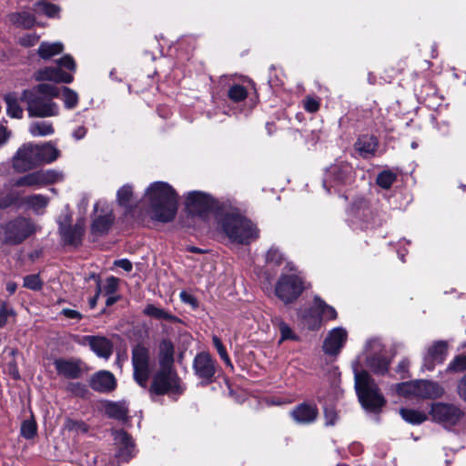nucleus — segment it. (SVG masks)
Instances as JSON below:
<instances>
[{
  "mask_svg": "<svg viewBox=\"0 0 466 466\" xmlns=\"http://www.w3.org/2000/svg\"><path fill=\"white\" fill-rule=\"evenodd\" d=\"M266 260L268 263L280 265L283 261V255L278 248H271L267 253Z\"/></svg>",
  "mask_w": 466,
  "mask_h": 466,
  "instance_id": "55",
  "label": "nucleus"
},
{
  "mask_svg": "<svg viewBox=\"0 0 466 466\" xmlns=\"http://www.w3.org/2000/svg\"><path fill=\"white\" fill-rule=\"evenodd\" d=\"M19 100L21 96L19 97L15 93H8L5 96L7 115L11 117L18 119L23 117L24 111L19 105Z\"/></svg>",
  "mask_w": 466,
  "mask_h": 466,
  "instance_id": "29",
  "label": "nucleus"
},
{
  "mask_svg": "<svg viewBox=\"0 0 466 466\" xmlns=\"http://www.w3.org/2000/svg\"><path fill=\"white\" fill-rule=\"evenodd\" d=\"M144 313L149 317L157 319H165L170 322H177L178 321V319L172 315L171 313L164 310L163 309L157 308L152 304L147 305L145 309Z\"/></svg>",
  "mask_w": 466,
  "mask_h": 466,
  "instance_id": "38",
  "label": "nucleus"
},
{
  "mask_svg": "<svg viewBox=\"0 0 466 466\" xmlns=\"http://www.w3.org/2000/svg\"><path fill=\"white\" fill-rule=\"evenodd\" d=\"M14 315L13 308L6 301L0 299V328L5 327L7 323V319Z\"/></svg>",
  "mask_w": 466,
  "mask_h": 466,
  "instance_id": "51",
  "label": "nucleus"
},
{
  "mask_svg": "<svg viewBox=\"0 0 466 466\" xmlns=\"http://www.w3.org/2000/svg\"><path fill=\"white\" fill-rule=\"evenodd\" d=\"M118 287V279L115 277H109L106 279V285L103 288V291L106 295L114 294Z\"/></svg>",
  "mask_w": 466,
  "mask_h": 466,
  "instance_id": "57",
  "label": "nucleus"
},
{
  "mask_svg": "<svg viewBox=\"0 0 466 466\" xmlns=\"http://www.w3.org/2000/svg\"><path fill=\"white\" fill-rule=\"evenodd\" d=\"M35 150L37 157L39 158V165L52 163L56 161L60 155L59 150L51 143L35 145Z\"/></svg>",
  "mask_w": 466,
  "mask_h": 466,
  "instance_id": "27",
  "label": "nucleus"
},
{
  "mask_svg": "<svg viewBox=\"0 0 466 466\" xmlns=\"http://www.w3.org/2000/svg\"><path fill=\"white\" fill-rule=\"evenodd\" d=\"M272 323L280 331V334H281L280 342L283 340H286V339H296L290 327L286 322H284L282 320V319H280L279 317H275L272 319Z\"/></svg>",
  "mask_w": 466,
  "mask_h": 466,
  "instance_id": "44",
  "label": "nucleus"
},
{
  "mask_svg": "<svg viewBox=\"0 0 466 466\" xmlns=\"http://www.w3.org/2000/svg\"><path fill=\"white\" fill-rule=\"evenodd\" d=\"M28 131L33 137H46L54 134L55 129L51 122L42 120L31 123Z\"/></svg>",
  "mask_w": 466,
  "mask_h": 466,
  "instance_id": "33",
  "label": "nucleus"
},
{
  "mask_svg": "<svg viewBox=\"0 0 466 466\" xmlns=\"http://www.w3.org/2000/svg\"><path fill=\"white\" fill-rule=\"evenodd\" d=\"M325 424L333 425L338 418L336 410H324Z\"/></svg>",
  "mask_w": 466,
  "mask_h": 466,
  "instance_id": "62",
  "label": "nucleus"
},
{
  "mask_svg": "<svg viewBox=\"0 0 466 466\" xmlns=\"http://www.w3.org/2000/svg\"><path fill=\"white\" fill-rule=\"evenodd\" d=\"M116 199L120 206L132 210L134 204L133 189L130 185H125L117 190Z\"/></svg>",
  "mask_w": 466,
  "mask_h": 466,
  "instance_id": "35",
  "label": "nucleus"
},
{
  "mask_svg": "<svg viewBox=\"0 0 466 466\" xmlns=\"http://www.w3.org/2000/svg\"><path fill=\"white\" fill-rule=\"evenodd\" d=\"M458 392L461 398L466 400V375L459 381Z\"/></svg>",
  "mask_w": 466,
  "mask_h": 466,
  "instance_id": "64",
  "label": "nucleus"
},
{
  "mask_svg": "<svg viewBox=\"0 0 466 466\" xmlns=\"http://www.w3.org/2000/svg\"><path fill=\"white\" fill-rule=\"evenodd\" d=\"M3 242L8 245H18L35 231L31 219L17 217L2 226Z\"/></svg>",
  "mask_w": 466,
  "mask_h": 466,
  "instance_id": "6",
  "label": "nucleus"
},
{
  "mask_svg": "<svg viewBox=\"0 0 466 466\" xmlns=\"http://www.w3.org/2000/svg\"><path fill=\"white\" fill-rule=\"evenodd\" d=\"M401 418L410 424H420L428 419L423 410H399Z\"/></svg>",
  "mask_w": 466,
  "mask_h": 466,
  "instance_id": "36",
  "label": "nucleus"
},
{
  "mask_svg": "<svg viewBox=\"0 0 466 466\" xmlns=\"http://www.w3.org/2000/svg\"><path fill=\"white\" fill-rule=\"evenodd\" d=\"M174 347L171 341L163 340L159 346V362L160 367L172 368L174 361Z\"/></svg>",
  "mask_w": 466,
  "mask_h": 466,
  "instance_id": "30",
  "label": "nucleus"
},
{
  "mask_svg": "<svg viewBox=\"0 0 466 466\" xmlns=\"http://www.w3.org/2000/svg\"><path fill=\"white\" fill-rule=\"evenodd\" d=\"M35 145H23L13 158V167L18 172H25L39 166Z\"/></svg>",
  "mask_w": 466,
  "mask_h": 466,
  "instance_id": "12",
  "label": "nucleus"
},
{
  "mask_svg": "<svg viewBox=\"0 0 466 466\" xmlns=\"http://www.w3.org/2000/svg\"><path fill=\"white\" fill-rule=\"evenodd\" d=\"M221 228L231 241L239 244H248L259 235V230L251 220L234 212L225 214Z\"/></svg>",
  "mask_w": 466,
  "mask_h": 466,
  "instance_id": "2",
  "label": "nucleus"
},
{
  "mask_svg": "<svg viewBox=\"0 0 466 466\" xmlns=\"http://www.w3.org/2000/svg\"><path fill=\"white\" fill-rule=\"evenodd\" d=\"M18 351L15 348L7 347L3 350L1 359L3 370L9 374L14 380L20 379V373L16 363V356Z\"/></svg>",
  "mask_w": 466,
  "mask_h": 466,
  "instance_id": "23",
  "label": "nucleus"
},
{
  "mask_svg": "<svg viewBox=\"0 0 466 466\" xmlns=\"http://www.w3.org/2000/svg\"><path fill=\"white\" fill-rule=\"evenodd\" d=\"M381 347L382 345L378 339H370L366 344V350L374 354L368 359V365L373 372L378 374L387 372L390 365L386 358L378 355L381 351Z\"/></svg>",
  "mask_w": 466,
  "mask_h": 466,
  "instance_id": "14",
  "label": "nucleus"
},
{
  "mask_svg": "<svg viewBox=\"0 0 466 466\" xmlns=\"http://www.w3.org/2000/svg\"><path fill=\"white\" fill-rule=\"evenodd\" d=\"M193 373L201 386H208L216 380L218 363L206 351L198 353L192 363Z\"/></svg>",
  "mask_w": 466,
  "mask_h": 466,
  "instance_id": "8",
  "label": "nucleus"
},
{
  "mask_svg": "<svg viewBox=\"0 0 466 466\" xmlns=\"http://www.w3.org/2000/svg\"><path fill=\"white\" fill-rule=\"evenodd\" d=\"M35 11L38 14H44L48 17H56L59 13L60 8L46 0H41L35 4Z\"/></svg>",
  "mask_w": 466,
  "mask_h": 466,
  "instance_id": "40",
  "label": "nucleus"
},
{
  "mask_svg": "<svg viewBox=\"0 0 466 466\" xmlns=\"http://www.w3.org/2000/svg\"><path fill=\"white\" fill-rule=\"evenodd\" d=\"M318 410H292L290 416L298 423H310L317 418Z\"/></svg>",
  "mask_w": 466,
  "mask_h": 466,
  "instance_id": "39",
  "label": "nucleus"
},
{
  "mask_svg": "<svg viewBox=\"0 0 466 466\" xmlns=\"http://www.w3.org/2000/svg\"><path fill=\"white\" fill-rule=\"evenodd\" d=\"M186 206L191 212L201 214L212 208L214 201L212 198L206 193L192 191L187 196Z\"/></svg>",
  "mask_w": 466,
  "mask_h": 466,
  "instance_id": "16",
  "label": "nucleus"
},
{
  "mask_svg": "<svg viewBox=\"0 0 466 466\" xmlns=\"http://www.w3.org/2000/svg\"><path fill=\"white\" fill-rule=\"evenodd\" d=\"M418 398L436 399L443 395V388L437 382L428 380H417Z\"/></svg>",
  "mask_w": 466,
  "mask_h": 466,
  "instance_id": "25",
  "label": "nucleus"
},
{
  "mask_svg": "<svg viewBox=\"0 0 466 466\" xmlns=\"http://www.w3.org/2000/svg\"><path fill=\"white\" fill-rule=\"evenodd\" d=\"M304 108L309 113H315L319 108V100L313 96H307L304 100Z\"/></svg>",
  "mask_w": 466,
  "mask_h": 466,
  "instance_id": "58",
  "label": "nucleus"
},
{
  "mask_svg": "<svg viewBox=\"0 0 466 466\" xmlns=\"http://www.w3.org/2000/svg\"><path fill=\"white\" fill-rule=\"evenodd\" d=\"M33 88H35L43 96L50 100L60 96L59 88L51 84H39Z\"/></svg>",
  "mask_w": 466,
  "mask_h": 466,
  "instance_id": "43",
  "label": "nucleus"
},
{
  "mask_svg": "<svg viewBox=\"0 0 466 466\" xmlns=\"http://www.w3.org/2000/svg\"><path fill=\"white\" fill-rule=\"evenodd\" d=\"M63 101L65 107L67 109L75 108L78 104V95L73 89L64 86L62 88Z\"/></svg>",
  "mask_w": 466,
  "mask_h": 466,
  "instance_id": "45",
  "label": "nucleus"
},
{
  "mask_svg": "<svg viewBox=\"0 0 466 466\" xmlns=\"http://www.w3.org/2000/svg\"><path fill=\"white\" fill-rule=\"evenodd\" d=\"M57 64L59 66L66 67L71 71L76 70V63L73 59V57L69 55H66L60 59L57 60Z\"/></svg>",
  "mask_w": 466,
  "mask_h": 466,
  "instance_id": "60",
  "label": "nucleus"
},
{
  "mask_svg": "<svg viewBox=\"0 0 466 466\" xmlns=\"http://www.w3.org/2000/svg\"><path fill=\"white\" fill-rule=\"evenodd\" d=\"M22 197L16 192H10L5 197L0 198V208H5L12 205H16L19 208V200Z\"/></svg>",
  "mask_w": 466,
  "mask_h": 466,
  "instance_id": "52",
  "label": "nucleus"
},
{
  "mask_svg": "<svg viewBox=\"0 0 466 466\" xmlns=\"http://www.w3.org/2000/svg\"><path fill=\"white\" fill-rule=\"evenodd\" d=\"M91 278H93V279H95L96 284V294L93 298H91L89 299V306L91 309H94L96 306V302H97L99 294L102 291V289H101V285H100V283H101L100 278L97 275H96L95 273H92Z\"/></svg>",
  "mask_w": 466,
  "mask_h": 466,
  "instance_id": "59",
  "label": "nucleus"
},
{
  "mask_svg": "<svg viewBox=\"0 0 466 466\" xmlns=\"http://www.w3.org/2000/svg\"><path fill=\"white\" fill-rule=\"evenodd\" d=\"M60 314L66 319H76V321L83 319V315L79 311L71 309H63Z\"/></svg>",
  "mask_w": 466,
  "mask_h": 466,
  "instance_id": "61",
  "label": "nucleus"
},
{
  "mask_svg": "<svg viewBox=\"0 0 466 466\" xmlns=\"http://www.w3.org/2000/svg\"><path fill=\"white\" fill-rule=\"evenodd\" d=\"M36 81H53L56 83H71L73 76L64 72L60 67L47 66L35 73Z\"/></svg>",
  "mask_w": 466,
  "mask_h": 466,
  "instance_id": "20",
  "label": "nucleus"
},
{
  "mask_svg": "<svg viewBox=\"0 0 466 466\" xmlns=\"http://www.w3.org/2000/svg\"><path fill=\"white\" fill-rule=\"evenodd\" d=\"M285 268L290 273L280 275L276 283L275 294L285 304H289L301 295L305 287L303 279L295 273V268L291 263H288Z\"/></svg>",
  "mask_w": 466,
  "mask_h": 466,
  "instance_id": "5",
  "label": "nucleus"
},
{
  "mask_svg": "<svg viewBox=\"0 0 466 466\" xmlns=\"http://www.w3.org/2000/svg\"><path fill=\"white\" fill-rule=\"evenodd\" d=\"M354 377L355 389L363 408H382L386 404L378 385L367 371L355 370Z\"/></svg>",
  "mask_w": 466,
  "mask_h": 466,
  "instance_id": "3",
  "label": "nucleus"
},
{
  "mask_svg": "<svg viewBox=\"0 0 466 466\" xmlns=\"http://www.w3.org/2000/svg\"><path fill=\"white\" fill-rule=\"evenodd\" d=\"M64 46L60 42L56 43H48L43 42L38 47L37 54L38 56L45 59L48 60L54 56L59 55L63 52Z\"/></svg>",
  "mask_w": 466,
  "mask_h": 466,
  "instance_id": "31",
  "label": "nucleus"
},
{
  "mask_svg": "<svg viewBox=\"0 0 466 466\" xmlns=\"http://www.w3.org/2000/svg\"><path fill=\"white\" fill-rule=\"evenodd\" d=\"M212 341H213L215 348L218 350V355L220 356L222 360H224L225 364L227 366L230 367L231 369H233L232 362H231L229 356H228L225 347L223 346L220 339L217 336H213Z\"/></svg>",
  "mask_w": 466,
  "mask_h": 466,
  "instance_id": "50",
  "label": "nucleus"
},
{
  "mask_svg": "<svg viewBox=\"0 0 466 466\" xmlns=\"http://www.w3.org/2000/svg\"><path fill=\"white\" fill-rule=\"evenodd\" d=\"M429 414L434 422L446 429L456 425L464 416L461 410H431Z\"/></svg>",
  "mask_w": 466,
  "mask_h": 466,
  "instance_id": "19",
  "label": "nucleus"
},
{
  "mask_svg": "<svg viewBox=\"0 0 466 466\" xmlns=\"http://www.w3.org/2000/svg\"><path fill=\"white\" fill-rule=\"evenodd\" d=\"M24 286L27 289L37 290L41 288L42 282L38 275H29L25 277Z\"/></svg>",
  "mask_w": 466,
  "mask_h": 466,
  "instance_id": "56",
  "label": "nucleus"
},
{
  "mask_svg": "<svg viewBox=\"0 0 466 466\" xmlns=\"http://www.w3.org/2000/svg\"><path fill=\"white\" fill-rule=\"evenodd\" d=\"M314 306L318 312L326 319H335L337 318V311L331 306L327 305L319 298H316L314 300Z\"/></svg>",
  "mask_w": 466,
  "mask_h": 466,
  "instance_id": "42",
  "label": "nucleus"
},
{
  "mask_svg": "<svg viewBox=\"0 0 466 466\" xmlns=\"http://www.w3.org/2000/svg\"><path fill=\"white\" fill-rule=\"evenodd\" d=\"M447 355V342L438 341L434 343L429 350L424 358L423 368L431 370L436 363H442Z\"/></svg>",
  "mask_w": 466,
  "mask_h": 466,
  "instance_id": "22",
  "label": "nucleus"
},
{
  "mask_svg": "<svg viewBox=\"0 0 466 466\" xmlns=\"http://www.w3.org/2000/svg\"><path fill=\"white\" fill-rule=\"evenodd\" d=\"M150 390L156 394L167 393L178 396L184 392L185 386L182 385L172 368L160 367L153 379Z\"/></svg>",
  "mask_w": 466,
  "mask_h": 466,
  "instance_id": "7",
  "label": "nucleus"
},
{
  "mask_svg": "<svg viewBox=\"0 0 466 466\" xmlns=\"http://www.w3.org/2000/svg\"><path fill=\"white\" fill-rule=\"evenodd\" d=\"M9 18L14 25L23 28H31L35 22V16L26 11L13 13Z\"/></svg>",
  "mask_w": 466,
  "mask_h": 466,
  "instance_id": "34",
  "label": "nucleus"
},
{
  "mask_svg": "<svg viewBox=\"0 0 466 466\" xmlns=\"http://www.w3.org/2000/svg\"><path fill=\"white\" fill-rule=\"evenodd\" d=\"M410 362L408 360H402L400 361L397 367V372L402 375V378L408 376Z\"/></svg>",
  "mask_w": 466,
  "mask_h": 466,
  "instance_id": "63",
  "label": "nucleus"
},
{
  "mask_svg": "<svg viewBox=\"0 0 466 466\" xmlns=\"http://www.w3.org/2000/svg\"><path fill=\"white\" fill-rule=\"evenodd\" d=\"M69 218H66L65 222L59 223V233L66 245L78 247L82 244V238L85 233V221L79 219L74 226L69 224Z\"/></svg>",
  "mask_w": 466,
  "mask_h": 466,
  "instance_id": "13",
  "label": "nucleus"
},
{
  "mask_svg": "<svg viewBox=\"0 0 466 466\" xmlns=\"http://www.w3.org/2000/svg\"><path fill=\"white\" fill-rule=\"evenodd\" d=\"M14 186L42 187L43 184H42L39 170L26 174V175L19 177L18 179H16L15 181Z\"/></svg>",
  "mask_w": 466,
  "mask_h": 466,
  "instance_id": "37",
  "label": "nucleus"
},
{
  "mask_svg": "<svg viewBox=\"0 0 466 466\" xmlns=\"http://www.w3.org/2000/svg\"><path fill=\"white\" fill-rule=\"evenodd\" d=\"M89 385L96 391L110 392L116 389V380L112 372L99 370L91 376Z\"/></svg>",
  "mask_w": 466,
  "mask_h": 466,
  "instance_id": "18",
  "label": "nucleus"
},
{
  "mask_svg": "<svg viewBox=\"0 0 466 466\" xmlns=\"http://www.w3.org/2000/svg\"><path fill=\"white\" fill-rule=\"evenodd\" d=\"M36 422L33 416L29 420H25L23 421L21 425V435L25 439H32L36 434Z\"/></svg>",
  "mask_w": 466,
  "mask_h": 466,
  "instance_id": "47",
  "label": "nucleus"
},
{
  "mask_svg": "<svg viewBox=\"0 0 466 466\" xmlns=\"http://www.w3.org/2000/svg\"><path fill=\"white\" fill-rule=\"evenodd\" d=\"M21 101L25 104L29 117L45 118L59 115L58 105L43 96L35 88L25 89L21 95Z\"/></svg>",
  "mask_w": 466,
  "mask_h": 466,
  "instance_id": "4",
  "label": "nucleus"
},
{
  "mask_svg": "<svg viewBox=\"0 0 466 466\" xmlns=\"http://www.w3.org/2000/svg\"><path fill=\"white\" fill-rule=\"evenodd\" d=\"M128 410H106V413L107 417L116 419L121 421L124 425H127L128 423Z\"/></svg>",
  "mask_w": 466,
  "mask_h": 466,
  "instance_id": "53",
  "label": "nucleus"
},
{
  "mask_svg": "<svg viewBox=\"0 0 466 466\" xmlns=\"http://www.w3.org/2000/svg\"><path fill=\"white\" fill-rule=\"evenodd\" d=\"M397 395L404 398H418V381L410 380L392 386Z\"/></svg>",
  "mask_w": 466,
  "mask_h": 466,
  "instance_id": "32",
  "label": "nucleus"
},
{
  "mask_svg": "<svg viewBox=\"0 0 466 466\" xmlns=\"http://www.w3.org/2000/svg\"><path fill=\"white\" fill-rule=\"evenodd\" d=\"M113 216L110 210L106 211L104 215L97 216L91 227L93 234L103 235L106 234L113 223Z\"/></svg>",
  "mask_w": 466,
  "mask_h": 466,
  "instance_id": "28",
  "label": "nucleus"
},
{
  "mask_svg": "<svg viewBox=\"0 0 466 466\" xmlns=\"http://www.w3.org/2000/svg\"><path fill=\"white\" fill-rule=\"evenodd\" d=\"M451 371L461 372L466 370V355L457 356L448 366Z\"/></svg>",
  "mask_w": 466,
  "mask_h": 466,
  "instance_id": "54",
  "label": "nucleus"
},
{
  "mask_svg": "<svg viewBox=\"0 0 466 466\" xmlns=\"http://www.w3.org/2000/svg\"><path fill=\"white\" fill-rule=\"evenodd\" d=\"M56 374L68 380H77L86 372V364L77 358H57L53 362Z\"/></svg>",
  "mask_w": 466,
  "mask_h": 466,
  "instance_id": "10",
  "label": "nucleus"
},
{
  "mask_svg": "<svg viewBox=\"0 0 466 466\" xmlns=\"http://www.w3.org/2000/svg\"><path fill=\"white\" fill-rule=\"evenodd\" d=\"M377 147L378 140L373 136H362L355 143L356 151L364 158L374 156Z\"/></svg>",
  "mask_w": 466,
  "mask_h": 466,
  "instance_id": "26",
  "label": "nucleus"
},
{
  "mask_svg": "<svg viewBox=\"0 0 466 466\" xmlns=\"http://www.w3.org/2000/svg\"><path fill=\"white\" fill-rule=\"evenodd\" d=\"M49 203V198L41 194H34L22 197L19 200V208L32 209L36 214H43Z\"/></svg>",
  "mask_w": 466,
  "mask_h": 466,
  "instance_id": "24",
  "label": "nucleus"
},
{
  "mask_svg": "<svg viewBox=\"0 0 466 466\" xmlns=\"http://www.w3.org/2000/svg\"><path fill=\"white\" fill-rule=\"evenodd\" d=\"M114 443L117 447L116 457L118 461H128L134 453L135 445L130 436L123 431H114Z\"/></svg>",
  "mask_w": 466,
  "mask_h": 466,
  "instance_id": "15",
  "label": "nucleus"
},
{
  "mask_svg": "<svg viewBox=\"0 0 466 466\" xmlns=\"http://www.w3.org/2000/svg\"><path fill=\"white\" fill-rule=\"evenodd\" d=\"M152 218L160 222L171 221L177 210V196L165 182H155L146 191Z\"/></svg>",
  "mask_w": 466,
  "mask_h": 466,
  "instance_id": "1",
  "label": "nucleus"
},
{
  "mask_svg": "<svg viewBox=\"0 0 466 466\" xmlns=\"http://www.w3.org/2000/svg\"><path fill=\"white\" fill-rule=\"evenodd\" d=\"M43 187L60 182L64 179V174L56 169L39 170Z\"/></svg>",
  "mask_w": 466,
  "mask_h": 466,
  "instance_id": "41",
  "label": "nucleus"
},
{
  "mask_svg": "<svg viewBox=\"0 0 466 466\" xmlns=\"http://www.w3.org/2000/svg\"><path fill=\"white\" fill-rule=\"evenodd\" d=\"M66 390L75 396L86 398L90 393L86 386L81 382H70L66 385Z\"/></svg>",
  "mask_w": 466,
  "mask_h": 466,
  "instance_id": "49",
  "label": "nucleus"
},
{
  "mask_svg": "<svg viewBox=\"0 0 466 466\" xmlns=\"http://www.w3.org/2000/svg\"><path fill=\"white\" fill-rule=\"evenodd\" d=\"M397 176L390 170H384L380 172L376 179L378 186L384 189H389L395 182Z\"/></svg>",
  "mask_w": 466,
  "mask_h": 466,
  "instance_id": "46",
  "label": "nucleus"
},
{
  "mask_svg": "<svg viewBox=\"0 0 466 466\" xmlns=\"http://www.w3.org/2000/svg\"><path fill=\"white\" fill-rule=\"evenodd\" d=\"M132 365L135 380L139 386L146 388L150 375L149 352L147 348L137 345L132 350Z\"/></svg>",
  "mask_w": 466,
  "mask_h": 466,
  "instance_id": "9",
  "label": "nucleus"
},
{
  "mask_svg": "<svg viewBox=\"0 0 466 466\" xmlns=\"http://www.w3.org/2000/svg\"><path fill=\"white\" fill-rule=\"evenodd\" d=\"M228 95L233 102H240L247 97L248 91L243 86L234 85L229 88Z\"/></svg>",
  "mask_w": 466,
  "mask_h": 466,
  "instance_id": "48",
  "label": "nucleus"
},
{
  "mask_svg": "<svg viewBox=\"0 0 466 466\" xmlns=\"http://www.w3.org/2000/svg\"><path fill=\"white\" fill-rule=\"evenodd\" d=\"M84 340L99 358L108 360L113 353V343L102 336H86Z\"/></svg>",
  "mask_w": 466,
  "mask_h": 466,
  "instance_id": "21",
  "label": "nucleus"
},
{
  "mask_svg": "<svg viewBox=\"0 0 466 466\" xmlns=\"http://www.w3.org/2000/svg\"><path fill=\"white\" fill-rule=\"evenodd\" d=\"M348 338L347 331L343 328L331 329L323 342V350L328 355H337Z\"/></svg>",
  "mask_w": 466,
  "mask_h": 466,
  "instance_id": "17",
  "label": "nucleus"
},
{
  "mask_svg": "<svg viewBox=\"0 0 466 466\" xmlns=\"http://www.w3.org/2000/svg\"><path fill=\"white\" fill-rule=\"evenodd\" d=\"M354 178L352 166L346 161H337L332 164L326 173L324 186L329 184L330 187L350 183Z\"/></svg>",
  "mask_w": 466,
  "mask_h": 466,
  "instance_id": "11",
  "label": "nucleus"
}]
</instances>
